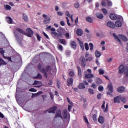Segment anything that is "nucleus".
<instances>
[{"mask_svg":"<svg viewBox=\"0 0 128 128\" xmlns=\"http://www.w3.org/2000/svg\"><path fill=\"white\" fill-rule=\"evenodd\" d=\"M108 2V0H102L101 2V4L102 6H106V5Z\"/></svg>","mask_w":128,"mask_h":128,"instance_id":"obj_29","label":"nucleus"},{"mask_svg":"<svg viewBox=\"0 0 128 128\" xmlns=\"http://www.w3.org/2000/svg\"><path fill=\"white\" fill-rule=\"evenodd\" d=\"M91 88H96V84H92Z\"/></svg>","mask_w":128,"mask_h":128,"instance_id":"obj_64","label":"nucleus"},{"mask_svg":"<svg viewBox=\"0 0 128 128\" xmlns=\"http://www.w3.org/2000/svg\"><path fill=\"white\" fill-rule=\"evenodd\" d=\"M67 100H68V104H71V106H72V104H74L72 102V101H70V98H67Z\"/></svg>","mask_w":128,"mask_h":128,"instance_id":"obj_55","label":"nucleus"},{"mask_svg":"<svg viewBox=\"0 0 128 128\" xmlns=\"http://www.w3.org/2000/svg\"><path fill=\"white\" fill-rule=\"evenodd\" d=\"M99 74H104V70L102 69H100L99 70Z\"/></svg>","mask_w":128,"mask_h":128,"instance_id":"obj_51","label":"nucleus"},{"mask_svg":"<svg viewBox=\"0 0 128 128\" xmlns=\"http://www.w3.org/2000/svg\"><path fill=\"white\" fill-rule=\"evenodd\" d=\"M108 104L107 103L106 104V108L105 110H104V112H108Z\"/></svg>","mask_w":128,"mask_h":128,"instance_id":"obj_56","label":"nucleus"},{"mask_svg":"<svg viewBox=\"0 0 128 128\" xmlns=\"http://www.w3.org/2000/svg\"><path fill=\"white\" fill-rule=\"evenodd\" d=\"M89 46L90 48V50H94V44H92V43H90Z\"/></svg>","mask_w":128,"mask_h":128,"instance_id":"obj_46","label":"nucleus"},{"mask_svg":"<svg viewBox=\"0 0 128 128\" xmlns=\"http://www.w3.org/2000/svg\"><path fill=\"white\" fill-rule=\"evenodd\" d=\"M45 70V72H46V74H44V76L46 78H48V72H50V66H47Z\"/></svg>","mask_w":128,"mask_h":128,"instance_id":"obj_10","label":"nucleus"},{"mask_svg":"<svg viewBox=\"0 0 128 128\" xmlns=\"http://www.w3.org/2000/svg\"><path fill=\"white\" fill-rule=\"evenodd\" d=\"M52 34H54L55 36V38H62V33L58 34L56 32H52Z\"/></svg>","mask_w":128,"mask_h":128,"instance_id":"obj_7","label":"nucleus"},{"mask_svg":"<svg viewBox=\"0 0 128 128\" xmlns=\"http://www.w3.org/2000/svg\"><path fill=\"white\" fill-rule=\"evenodd\" d=\"M58 42H60V44H64V46H66V40H64V39H59Z\"/></svg>","mask_w":128,"mask_h":128,"instance_id":"obj_33","label":"nucleus"},{"mask_svg":"<svg viewBox=\"0 0 128 128\" xmlns=\"http://www.w3.org/2000/svg\"><path fill=\"white\" fill-rule=\"evenodd\" d=\"M77 70H78V76H82V69L79 66H77Z\"/></svg>","mask_w":128,"mask_h":128,"instance_id":"obj_32","label":"nucleus"},{"mask_svg":"<svg viewBox=\"0 0 128 128\" xmlns=\"http://www.w3.org/2000/svg\"><path fill=\"white\" fill-rule=\"evenodd\" d=\"M73 82H74V79H72V78H70L67 80L68 86H72Z\"/></svg>","mask_w":128,"mask_h":128,"instance_id":"obj_11","label":"nucleus"},{"mask_svg":"<svg viewBox=\"0 0 128 128\" xmlns=\"http://www.w3.org/2000/svg\"><path fill=\"white\" fill-rule=\"evenodd\" d=\"M23 20H24V22H28V15L26 14H23Z\"/></svg>","mask_w":128,"mask_h":128,"instance_id":"obj_25","label":"nucleus"},{"mask_svg":"<svg viewBox=\"0 0 128 128\" xmlns=\"http://www.w3.org/2000/svg\"><path fill=\"white\" fill-rule=\"evenodd\" d=\"M120 100H122V102H126V98L124 97H120Z\"/></svg>","mask_w":128,"mask_h":128,"instance_id":"obj_52","label":"nucleus"},{"mask_svg":"<svg viewBox=\"0 0 128 128\" xmlns=\"http://www.w3.org/2000/svg\"><path fill=\"white\" fill-rule=\"evenodd\" d=\"M76 34L78 36H82V31L81 30V29H77Z\"/></svg>","mask_w":128,"mask_h":128,"instance_id":"obj_27","label":"nucleus"},{"mask_svg":"<svg viewBox=\"0 0 128 128\" xmlns=\"http://www.w3.org/2000/svg\"><path fill=\"white\" fill-rule=\"evenodd\" d=\"M70 46L72 48H76V42L74 40L70 41Z\"/></svg>","mask_w":128,"mask_h":128,"instance_id":"obj_15","label":"nucleus"},{"mask_svg":"<svg viewBox=\"0 0 128 128\" xmlns=\"http://www.w3.org/2000/svg\"><path fill=\"white\" fill-rule=\"evenodd\" d=\"M38 68L40 72H42V74H46V70L44 68H42V64H38Z\"/></svg>","mask_w":128,"mask_h":128,"instance_id":"obj_6","label":"nucleus"},{"mask_svg":"<svg viewBox=\"0 0 128 128\" xmlns=\"http://www.w3.org/2000/svg\"><path fill=\"white\" fill-rule=\"evenodd\" d=\"M112 36H113L114 40H116V42H119V44L121 46H122V41H120V38L123 42H128V38H127V37L126 36H124V35L120 34L119 36H116V34L115 33H114L112 34Z\"/></svg>","mask_w":128,"mask_h":128,"instance_id":"obj_1","label":"nucleus"},{"mask_svg":"<svg viewBox=\"0 0 128 128\" xmlns=\"http://www.w3.org/2000/svg\"><path fill=\"white\" fill-rule=\"evenodd\" d=\"M107 26H108L109 28H116V25L112 22H108Z\"/></svg>","mask_w":128,"mask_h":128,"instance_id":"obj_12","label":"nucleus"},{"mask_svg":"<svg viewBox=\"0 0 128 128\" xmlns=\"http://www.w3.org/2000/svg\"><path fill=\"white\" fill-rule=\"evenodd\" d=\"M86 58H84V56H82L80 58V62L82 68H86Z\"/></svg>","mask_w":128,"mask_h":128,"instance_id":"obj_5","label":"nucleus"},{"mask_svg":"<svg viewBox=\"0 0 128 128\" xmlns=\"http://www.w3.org/2000/svg\"><path fill=\"white\" fill-rule=\"evenodd\" d=\"M62 116L64 118H68V110H66V109L63 110Z\"/></svg>","mask_w":128,"mask_h":128,"instance_id":"obj_14","label":"nucleus"},{"mask_svg":"<svg viewBox=\"0 0 128 128\" xmlns=\"http://www.w3.org/2000/svg\"><path fill=\"white\" fill-rule=\"evenodd\" d=\"M120 96H117L116 97L114 98V102L115 104L116 102L120 104Z\"/></svg>","mask_w":128,"mask_h":128,"instance_id":"obj_17","label":"nucleus"},{"mask_svg":"<svg viewBox=\"0 0 128 128\" xmlns=\"http://www.w3.org/2000/svg\"><path fill=\"white\" fill-rule=\"evenodd\" d=\"M94 76V75L92 73H88L85 74V78H92Z\"/></svg>","mask_w":128,"mask_h":128,"instance_id":"obj_21","label":"nucleus"},{"mask_svg":"<svg viewBox=\"0 0 128 128\" xmlns=\"http://www.w3.org/2000/svg\"><path fill=\"white\" fill-rule=\"evenodd\" d=\"M42 78V74H38L37 76L36 77H34L35 78H39V79Z\"/></svg>","mask_w":128,"mask_h":128,"instance_id":"obj_49","label":"nucleus"},{"mask_svg":"<svg viewBox=\"0 0 128 128\" xmlns=\"http://www.w3.org/2000/svg\"><path fill=\"white\" fill-rule=\"evenodd\" d=\"M56 106H54L53 107L50 108L48 112L49 114H50V112H52V114H54L56 112Z\"/></svg>","mask_w":128,"mask_h":128,"instance_id":"obj_13","label":"nucleus"},{"mask_svg":"<svg viewBox=\"0 0 128 128\" xmlns=\"http://www.w3.org/2000/svg\"><path fill=\"white\" fill-rule=\"evenodd\" d=\"M29 92H36L37 90L34 88H31L29 90Z\"/></svg>","mask_w":128,"mask_h":128,"instance_id":"obj_48","label":"nucleus"},{"mask_svg":"<svg viewBox=\"0 0 128 128\" xmlns=\"http://www.w3.org/2000/svg\"><path fill=\"white\" fill-rule=\"evenodd\" d=\"M110 18L112 20H116V16L114 14H110Z\"/></svg>","mask_w":128,"mask_h":128,"instance_id":"obj_20","label":"nucleus"},{"mask_svg":"<svg viewBox=\"0 0 128 128\" xmlns=\"http://www.w3.org/2000/svg\"><path fill=\"white\" fill-rule=\"evenodd\" d=\"M32 98H36V96H38V94L36 93V94H32Z\"/></svg>","mask_w":128,"mask_h":128,"instance_id":"obj_62","label":"nucleus"},{"mask_svg":"<svg viewBox=\"0 0 128 128\" xmlns=\"http://www.w3.org/2000/svg\"><path fill=\"white\" fill-rule=\"evenodd\" d=\"M102 10L104 14L106 15L108 14V10L106 8H102Z\"/></svg>","mask_w":128,"mask_h":128,"instance_id":"obj_41","label":"nucleus"},{"mask_svg":"<svg viewBox=\"0 0 128 128\" xmlns=\"http://www.w3.org/2000/svg\"><path fill=\"white\" fill-rule=\"evenodd\" d=\"M102 80H100V78H97L96 81V84H98H98H102Z\"/></svg>","mask_w":128,"mask_h":128,"instance_id":"obj_37","label":"nucleus"},{"mask_svg":"<svg viewBox=\"0 0 128 128\" xmlns=\"http://www.w3.org/2000/svg\"><path fill=\"white\" fill-rule=\"evenodd\" d=\"M0 54H1L2 56H4V50L2 48H0Z\"/></svg>","mask_w":128,"mask_h":128,"instance_id":"obj_47","label":"nucleus"},{"mask_svg":"<svg viewBox=\"0 0 128 128\" xmlns=\"http://www.w3.org/2000/svg\"><path fill=\"white\" fill-rule=\"evenodd\" d=\"M98 122L100 124H104V118L102 116H100L98 118Z\"/></svg>","mask_w":128,"mask_h":128,"instance_id":"obj_16","label":"nucleus"},{"mask_svg":"<svg viewBox=\"0 0 128 128\" xmlns=\"http://www.w3.org/2000/svg\"><path fill=\"white\" fill-rule=\"evenodd\" d=\"M72 106L71 105H68V110L69 112H70V110H72Z\"/></svg>","mask_w":128,"mask_h":128,"instance_id":"obj_60","label":"nucleus"},{"mask_svg":"<svg viewBox=\"0 0 128 128\" xmlns=\"http://www.w3.org/2000/svg\"><path fill=\"white\" fill-rule=\"evenodd\" d=\"M119 74H122L124 72V78H128V68L124 67V65H121L119 67Z\"/></svg>","mask_w":128,"mask_h":128,"instance_id":"obj_3","label":"nucleus"},{"mask_svg":"<svg viewBox=\"0 0 128 128\" xmlns=\"http://www.w3.org/2000/svg\"><path fill=\"white\" fill-rule=\"evenodd\" d=\"M97 98H98V100H100V98H102V94H99L97 95Z\"/></svg>","mask_w":128,"mask_h":128,"instance_id":"obj_59","label":"nucleus"},{"mask_svg":"<svg viewBox=\"0 0 128 128\" xmlns=\"http://www.w3.org/2000/svg\"><path fill=\"white\" fill-rule=\"evenodd\" d=\"M78 42H79V44L80 46V48L82 50H84V42H82L80 41V40H78Z\"/></svg>","mask_w":128,"mask_h":128,"instance_id":"obj_18","label":"nucleus"},{"mask_svg":"<svg viewBox=\"0 0 128 128\" xmlns=\"http://www.w3.org/2000/svg\"><path fill=\"white\" fill-rule=\"evenodd\" d=\"M74 8H80V4H78V2H75Z\"/></svg>","mask_w":128,"mask_h":128,"instance_id":"obj_50","label":"nucleus"},{"mask_svg":"<svg viewBox=\"0 0 128 128\" xmlns=\"http://www.w3.org/2000/svg\"><path fill=\"white\" fill-rule=\"evenodd\" d=\"M124 86H121L118 88V92H124Z\"/></svg>","mask_w":128,"mask_h":128,"instance_id":"obj_31","label":"nucleus"},{"mask_svg":"<svg viewBox=\"0 0 128 128\" xmlns=\"http://www.w3.org/2000/svg\"><path fill=\"white\" fill-rule=\"evenodd\" d=\"M105 106H106V101L104 100L102 102V108H104V109L106 108Z\"/></svg>","mask_w":128,"mask_h":128,"instance_id":"obj_54","label":"nucleus"},{"mask_svg":"<svg viewBox=\"0 0 128 128\" xmlns=\"http://www.w3.org/2000/svg\"><path fill=\"white\" fill-rule=\"evenodd\" d=\"M86 22H90V24L94 22V20H92V18H90V16L86 17Z\"/></svg>","mask_w":128,"mask_h":128,"instance_id":"obj_28","label":"nucleus"},{"mask_svg":"<svg viewBox=\"0 0 128 128\" xmlns=\"http://www.w3.org/2000/svg\"><path fill=\"white\" fill-rule=\"evenodd\" d=\"M6 20L7 22L10 24H12V19L10 17H6Z\"/></svg>","mask_w":128,"mask_h":128,"instance_id":"obj_30","label":"nucleus"},{"mask_svg":"<svg viewBox=\"0 0 128 128\" xmlns=\"http://www.w3.org/2000/svg\"><path fill=\"white\" fill-rule=\"evenodd\" d=\"M66 15L67 16H68V18H70V16H71L68 12H66Z\"/></svg>","mask_w":128,"mask_h":128,"instance_id":"obj_63","label":"nucleus"},{"mask_svg":"<svg viewBox=\"0 0 128 128\" xmlns=\"http://www.w3.org/2000/svg\"><path fill=\"white\" fill-rule=\"evenodd\" d=\"M95 56L96 58H100V56H102V53L100 52V51L96 50L95 52Z\"/></svg>","mask_w":128,"mask_h":128,"instance_id":"obj_24","label":"nucleus"},{"mask_svg":"<svg viewBox=\"0 0 128 128\" xmlns=\"http://www.w3.org/2000/svg\"><path fill=\"white\" fill-rule=\"evenodd\" d=\"M16 30L20 32V34H23L26 36H28V38H32V36H33L34 34V31H32L30 28H27L26 29V32L27 33L24 32L22 30L18 28H17Z\"/></svg>","mask_w":128,"mask_h":128,"instance_id":"obj_2","label":"nucleus"},{"mask_svg":"<svg viewBox=\"0 0 128 128\" xmlns=\"http://www.w3.org/2000/svg\"><path fill=\"white\" fill-rule=\"evenodd\" d=\"M84 120L85 122H86V124H90L88 122V118H86V116H84Z\"/></svg>","mask_w":128,"mask_h":128,"instance_id":"obj_53","label":"nucleus"},{"mask_svg":"<svg viewBox=\"0 0 128 128\" xmlns=\"http://www.w3.org/2000/svg\"><path fill=\"white\" fill-rule=\"evenodd\" d=\"M108 91L107 92V94H109V96H112V90L114 88L112 87V83H109L108 86Z\"/></svg>","mask_w":128,"mask_h":128,"instance_id":"obj_4","label":"nucleus"},{"mask_svg":"<svg viewBox=\"0 0 128 128\" xmlns=\"http://www.w3.org/2000/svg\"><path fill=\"white\" fill-rule=\"evenodd\" d=\"M55 118H62V120H64L62 116V111H60V110H58L56 112Z\"/></svg>","mask_w":128,"mask_h":128,"instance_id":"obj_8","label":"nucleus"},{"mask_svg":"<svg viewBox=\"0 0 128 128\" xmlns=\"http://www.w3.org/2000/svg\"><path fill=\"white\" fill-rule=\"evenodd\" d=\"M50 20V18L48 17L44 20V24H48Z\"/></svg>","mask_w":128,"mask_h":128,"instance_id":"obj_36","label":"nucleus"},{"mask_svg":"<svg viewBox=\"0 0 128 128\" xmlns=\"http://www.w3.org/2000/svg\"><path fill=\"white\" fill-rule=\"evenodd\" d=\"M33 84H34V86L42 84V82L40 81L35 80Z\"/></svg>","mask_w":128,"mask_h":128,"instance_id":"obj_39","label":"nucleus"},{"mask_svg":"<svg viewBox=\"0 0 128 128\" xmlns=\"http://www.w3.org/2000/svg\"><path fill=\"white\" fill-rule=\"evenodd\" d=\"M92 60H93L92 56H90L88 58H86V62H92Z\"/></svg>","mask_w":128,"mask_h":128,"instance_id":"obj_35","label":"nucleus"},{"mask_svg":"<svg viewBox=\"0 0 128 128\" xmlns=\"http://www.w3.org/2000/svg\"><path fill=\"white\" fill-rule=\"evenodd\" d=\"M84 46L85 50H90V48L88 47V43L84 44Z\"/></svg>","mask_w":128,"mask_h":128,"instance_id":"obj_42","label":"nucleus"},{"mask_svg":"<svg viewBox=\"0 0 128 128\" xmlns=\"http://www.w3.org/2000/svg\"><path fill=\"white\" fill-rule=\"evenodd\" d=\"M108 6H112V2L110 1H108V2H107Z\"/></svg>","mask_w":128,"mask_h":128,"instance_id":"obj_61","label":"nucleus"},{"mask_svg":"<svg viewBox=\"0 0 128 128\" xmlns=\"http://www.w3.org/2000/svg\"><path fill=\"white\" fill-rule=\"evenodd\" d=\"M58 50H62L63 47L62 45H58Z\"/></svg>","mask_w":128,"mask_h":128,"instance_id":"obj_57","label":"nucleus"},{"mask_svg":"<svg viewBox=\"0 0 128 128\" xmlns=\"http://www.w3.org/2000/svg\"><path fill=\"white\" fill-rule=\"evenodd\" d=\"M4 8L5 10H12V7L8 4L4 5Z\"/></svg>","mask_w":128,"mask_h":128,"instance_id":"obj_34","label":"nucleus"},{"mask_svg":"<svg viewBox=\"0 0 128 128\" xmlns=\"http://www.w3.org/2000/svg\"><path fill=\"white\" fill-rule=\"evenodd\" d=\"M6 64V62H4L2 58H0V66H4Z\"/></svg>","mask_w":128,"mask_h":128,"instance_id":"obj_26","label":"nucleus"},{"mask_svg":"<svg viewBox=\"0 0 128 128\" xmlns=\"http://www.w3.org/2000/svg\"><path fill=\"white\" fill-rule=\"evenodd\" d=\"M92 118L94 122H96L98 119L96 118V114H94L92 115Z\"/></svg>","mask_w":128,"mask_h":128,"instance_id":"obj_38","label":"nucleus"},{"mask_svg":"<svg viewBox=\"0 0 128 128\" xmlns=\"http://www.w3.org/2000/svg\"><path fill=\"white\" fill-rule=\"evenodd\" d=\"M14 34H15V36L16 38V39L18 42H20V38H18V33L16 31H14Z\"/></svg>","mask_w":128,"mask_h":128,"instance_id":"obj_23","label":"nucleus"},{"mask_svg":"<svg viewBox=\"0 0 128 128\" xmlns=\"http://www.w3.org/2000/svg\"><path fill=\"white\" fill-rule=\"evenodd\" d=\"M88 92H90V94H94V90L92 88H89L88 90Z\"/></svg>","mask_w":128,"mask_h":128,"instance_id":"obj_43","label":"nucleus"},{"mask_svg":"<svg viewBox=\"0 0 128 128\" xmlns=\"http://www.w3.org/2000/svg\"><path fill=\"white\" fill-rule=\"evenodd\" d=\"M78 88H80V90L86 88V86L84 83H80L78 85Z\"/></svg>","mask_w":128,"mask_h":128,"instance_id":"obj_22","label":"nucleus"},{"mask_svg":"<svg viewBox=\"0 0 128 128\" xmlns=\"http://www.w3.org/2000/svg\"><path fill=\"white\" fill-rule=\"evenodd\" d=\"M57 14L58 16H62L64 14L62 12H57Z\"/></svg>","mask_w":128,"mask_h":128,"instance_id":"obj_58","label":"nucleus"},{"mask_svg":"<svg viewBox=\"0 0 128 128\" xmlns=\"http://www.w3.org/2000/svg\"><path fill=\"white\" fill-rule=\"evenodd\" d=\"M70 76H74V70H71L69 72Z\"/></svg>","mask_w":128,"mask_h":128,"instance_id":"obj_40","label":"nucleus"},{"mask_svg":"<svg viewBox=\"0 0 128 128\" xmlns=\"http://www.w3.org/2000/svg\"><path fill=\"white\" fill-rule=\"evenodd\" d=\"M70 54H72V52L70 50H67L66 51V56H70Z\"/></svg>","mask_w":128,"mask_h":128,"instance_id":"obj_44","label":"nucleus"},{"mask_svg":"<svg viewBox=\"0 0 128 128\" xmlns=\"http://www.w3.org/2000/svg\"><path fill=\"white\" fill-rule=\"evenodd\" d=\"M98 90L99 92L104 91V86H100L98 88Z\"/></svg>","mask_w":128,"mask_h":128,"instance_id":"obj_45","label":"nucleus"},{"mask_svg":"<svg viewBox=\"0 0 128 128\" xmlns=\"http://www.w3.org/2000/svg\"><path fill=\"white\" fill-rule=\"evenodd\" d=\"M115 26L117 28H120L122 26V21H120V20H118L116 22Z\"/></svg>","mask_w":128,"mask_h":128,"instance_id":"obj_9","label":"nucleus"},{"mask_svg":"<svg viewBox=\"0 0 128 128\" xmlns=\"http://www.w3.org/2000/svg\"><path fill=\"white\" fill-rule=\"evenodd\" d=\"M96 16L98 18H100V20H102V18H104V14L100 12H97L96 14Z\"/></svg>","mask_w":128,"mask_h":128,"instance_id":"obj_19","label":"nucleus"}]
</instances>
